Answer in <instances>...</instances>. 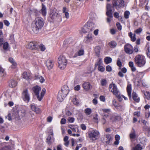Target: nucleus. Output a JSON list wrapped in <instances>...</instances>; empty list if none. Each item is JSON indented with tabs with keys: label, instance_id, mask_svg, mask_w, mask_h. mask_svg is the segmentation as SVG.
<instances>
[{
	"label": "nucleus",
	"instance_id": "obj_24",
	"mask_svg": "<svg viewBox=\"0 0 150 150\" xmlns=\"http://www.w3.org/2000/svg\"><path fill=\"white\" fill-rule=\"evenodd\" d=\"M108 45L111 48H113L116 46L117 44L115 41L113 40L110 42L109 43Z\"/></svg>",
	"mask_w": 150,
	"mask_h": 150
},
{
	"label": "nucleus",
	"instance_id": "obj_20",
	"mask_svg": "<svg viewBox=\"0 0 150 150\" xmlns=\"http://www.w3.org/2000/svg\"><path fill=\"white\" fill-rule=\"evenodd\" d=\"M127 92L129 97L131 98V97L132 86L130 84L127 85Z\"/></svg>",
	"mask_w": 150,
	"mask_h": 150
},
{
	"label": "nucleus",
	"instance_id": "obj_63",
	"mask_svg": "<svg viewBox=\"0 0 150 150\" xmlns=\"http://www.w3.org/2000/svg\"><path fill=\"white\" fill-rule=\"evenodd\" d=\"M66 120L65 119L63 118L61 119L60 123L61 124H64L66 123Z\"/></svg>",
	"mask_w": 150,
	"mask_h": 150
},
{
	"label": "nucleus",
	"instance_id": "obj_14",
	"mask_svg": "<svg viewBox=\"0 0 150 150\" xmlns=\"http://www.w3.org/2000/svg\"><path fill=\"white\" fill-rule=\"evenodd\" d=\"M45 64L48 69L50 70L53 68L54 65V62L52 59H49L46 61Z\"/></svg>",
	"mask_w": 150,
	"mask_h": 150
},
{
	"label": "nucleus",
	"instance_id": "obj_15",
	"mask_svg": "<svg viewBox=\"0 0 150 150\" xmlns=\"http://www.w3.org/2000/svg\"><path fill=\"white\" fill-rule=\"evenodd\" d=\"M112 137L110 134H108L105 135L104 137L101 139V140L104 143L107 144L110 143V141L112 140Z\"/></svg>",
	"mask_w": 150,
	"mask_h": 150
},
{
	"label": "nucleus",
	"instance_id": "obj_43",
	"mask_svg": "<svg viewBox=\"0 0 150 150\" xmlns=\"http://www.w3.org/2000/svg\"><path fill=\"white\" fill-rule=\"evenodd\" d=\"M101 84L103 86H105L107 84V81L105 79H102L100 81Z\"/></svg>",
	"mask_w": 150,
	"mask_h": 150
},
{
	"label": "nucleus",
	"instance_id": "obj_51",
	"mask_svg": "<svg viewBox=\"0 0 150 150\" xmlns=\"http://www.w3.org/2000/svg\"><path fill=\"white\" fill-rule=\"evenodd\" d=\"M112 104L115 108L117 107V105H118V103L115 100H112Z\"/></svg>",
	"mask_w": 150,
	"mask_h": 150
},
{
	"label": "nucleus",
	"instance_id": "obj_32",
	"mask_svg": "<svg viewBox=\"0 0 150 150\" xmlns=\"http://www.w3.org/2000/svg\"><path fill=\"white\" fill-rule=\"evenodd\" d=\"M100 47L99 46H96L95 48V51L96 55L99 56L100 53Z\"/></svg>",
	"mask_w": 150,
	"mask_h": 150
},
{
	"label": "nucleus",
	"instance_id": "obj_47",
	"mask_svg": "<svg viewBox=\"0 0 150 150\" xmlns=\"http://www.w3.org/2000/svg\"><path fill=\"white\" fill-rule=\"evenodd\" d=\"M98 69L99 71L103 72L104 71L105 68L103 67L100 66L98 67Z\"/></svg>",
	"mask_w": 150,
	"mask_h": 150
},
{
	"label": "nucleus",
	"instance_id": "obj_48",
	"mask_svg": "<svg viewBox=\"0 0 150 150\" xmlns=\"http://www.w3.org/2000/svg\"><path fill=\"white\" fill-rule=\"evenodd\" d=\"M142 30V29L141 28H139L136 29L135 30V32L137 34H139L141 32Z\"/></svg>",
	"mask_w": 150,
	"mask_h": 150
},
{
	"label": "nucleus",
	"instance_id": "obj_62",
	"mask_svg": "<svg viewBox=\"0 0 150 150\" xmlns=\"http://www.w3.org/2000/svg\"><path fill=\"white\" fill-rule=\"evenodd\" d=\"M6 119H8L9 120H11L12 119L11 118V114H9L7 116H6L5 117Z\"/></svg>",
	"mask_w": 150,
	"mask_h": 150
},
{
	"label": "nucleus",
	"instance_id": "obj_54",
	"mask_svg": "<svg viewBox=\"0 0 150 150\" xmlns=\"http://www.w3.org/2000/svg\"><path fill=\"white\" fill-rule=\"evenodd\" d=\"M1 150H11L10 147L6 146L3 147Z\"/></svg>",
	"mask_w": 150,
	"mask_h": 150
},
{
	"label": "nucleus",
	"instance_id": "obj_3",
	"mask_svg": "<svg viewBox=\"0 0 150 150\" xmlns=\"http://www.w3.org/2000/svg\"><path fill=\"white\" fill-rule=\"evenodd\" d=\"M41 88L38 86H36L32 88V90L36 96L37 98L39 101H41L42 99L44 96L46 90L45 88H43L41 92V94L39 95V92L41 91Z\"/></svg>",
	"mask_w": 150,
	"mask_h": 150
},
{
	"label": "nucleus",
	"instance_id": "obj_8",
	"mask_svg": "<svg viewBox=\"0 0 150 150\" xmlns=\"http://www.w3.org/2000/svg\"><path fill=\"white\" fill-rule=\"evenodd\" d=\"M67 60L64 56H60L58 58V67L61 69H64L67 64Z\"/></svg>",
	"mask_w": 150,
	"mask_h": 150
},
{
	"label": "nucleus",
	"instance_id": "obj_11",
	"mask_svg": "<svg viewBox=\"0 0 150 150\" xmlns=\"http://www.w3.org/2000/svg\"><path fill=\"white\" fill-rule=\"evenodd\" d=\"M124 50L125 53L129 54H132L134 51L132 46L129 44L125 45L124 46Z\"/></svg>",
	"mask_w": 150,
	"mask_h": 150
},
{
	"label": "nucleus",
	"instance_id": "obj_59",
	"mask_svg": "<svg viewBox=\"0 0 150 150\" xmlns=\"http://www.w3.org/2000/svg\"><path fill=\"white\" fill-rule=\"evenodd\" d=\"M113 15L114 17H115L116 18H118L119 17V13L117 12H115L114 13Z\"/></svg>",
	"mask_w": 150,
	"mask_h": 150
},
{
	"label": "nucleus",
	"instance_id": "obj_60",
	"mask_svg": "<svg viewBox=\"0 0 150 150\" xmlns=\"http://www.w3.org/2000/svg\"><path fill=\"white\" fill-rule=\"evenodd\" d=\"M4 23L5 25L7 26H8L10 24V23L9 21L6 20H4Z\"/></svg>",
	"mask_w": 150,
	"mask_h": 150
},
{
	"label": "nucleus",
	"instance_id": "obj_57",
	"mask_svg": "<svg viewBox=\"0 0 150 150\" xmlns=\"http://www.w3.org/2000/svg\"><path fill=\"white\" fill-rule=\"evenodd\" d=\"M136 35L135 34H134L133 36L131 38V40L132 42H134L136 40Z\"/></svg>",
	"mask_w": 150,
	"mask_h": 150
},
{
	"label": "nucleus",
	"instance_id": "obj_25",
	"mask_svg": "<svg viewBox=\"0 0 150 150\" xmlns=\"http://www.w3.org/2000/svg\"><path fill=\"white\" fill-rule=\"evenodd\" d=\"M84 54V51L82 49H80L79 50L77 53L75 54L73 56V57H76L78 56H80L83 55Z\"/></svg>",
	"mask_w": 150,
	"mask_h": 150
},
{
	"label": "nucleus",
	"instance_id": "obj_17",
	"mask_svg": "<svg viewBox=\"0 0 150 150\" xmlns=\"http://www.w3.org/2000/svg\"><path fill=\"white\" fill-rule=\"evenodd\" d=\"M83 88L86 91H88L92 88L90 83L88 82H85L83 85Z\"/></svg>",
	"mask_w": 150,
	"mask_h": 150
},
{
	"label": "nucleus",
	"instance_id": "obj_44",
	"mask_svg": "<svg viewBox=\"0 0 150 150\" xmlns=\"http://www.w3.org/2000/svg\"><path fill=\"white\" fill-rule=\"evenodd\" d=\"M39 48L40 50L42 51H45V46L42 44H41L40 45Z\"/></svg>",
	"mask_w": 150,
	"mask_h": 150
},
{
	"label": "nucleus",
	"instance_id": "obj_49",
	"mask_svg": "<svg viewBox=\"0 0 150 150\" xmlns=\"http://www.w3.org/2000/svg\"><path fill=\"white\" fill-rule=\"evenodd\" d=\"M106 70L108 72H110L112 70V68L110 65L107 66L106 67Z\"/></svg>",
	"mask_w": 150,
	"mask_h": 150
},
{
	"label": "nucleus",
	"instance_id": "obj_38",
	"mask_svg": "<svg viewBox=\"0 0 150 150\" xmlns=\"http://www.w3.org/2000/svg\"><path fill=\"white\" fill-rule=\"evenodd\" d=\"M102 63V59H101L99 58L97 62L95 64V66L96 67H97V66L98 67L100 66V65Z\"/></svg>",
	"mask_w": 150,
	"mask_h": 150
},
{
	"label": "nucleus",
	"instance_id": "obj_5",
	"mask_svg": "<svg viewBox=\"0 0 150 150\" xmlns=\"http://www.w3.org/2000/svg\"><path fill=\"white\" fill-rule=\"evenodd\" d=\"M134 62L138 67H142L146 63L145 58L144 56L140 54H138L135 57Z\"/></svg>",
	"mask_w": 150,
	"mask_h": 150
},
{
	"label": "nucleus",
	"instance_id": "obj_52",
	"mask_svg": "<svg viewBox=\"0 0 150 150\" xmlns=\"http://www.w3.org/2000/svg\"><path fill=\"white\" fill-rule=\"evenodd\" d=\"M8 46V44L7 42H5L3 45V48L4 50L7 49Z\"/></svg>",
	"mask_w": 150,
	"mask_h": 150
},
{
	"label": "nucleus",
	"instance_id": "obj_34",
	"mask_svg": "<svg viewBox=\"0 0 150 150\" xmlns=\"http://www.w3.org/2000/svg\"><path fill=\"white\" fill-rule=\"evenodd\" d=\"M142 149L141 146L139 144H137L132 148V150H141Z\"/></svg>",
	"mask_w": 150,
	"mask_h": 150
},
{
	"label": "nucleus",
	"instance_id": "obj_56",
	"mask_svg": "<svg viewBox=\"0 0 150 150\" xmlns=\"http://www.w3.org/2000/svg\"><path fill=\"white\" fill-rule=\"evenodd\" d=\"M122 107L123 106L122 105L118 104V105H117V107L116 108L119 110H122Z\"/></svg>",
	"mask_w": 150,
	"mask_h": 150
},
{
	"label": "nucleus",
	"instance_id": "obj_26",
	"mask_svg": "<svg viewBox=\"0 0 150 150\" xmlns=\"http://www.w3.org/2000/svg\"><path fill=\"white\" fill-rule=\"evenodd\" d=\"M30 74L29 73L26 72H24L23 74V77L26 80H28L30 79Z\"/></svg>",
	"mask_w": 150,
	"mask_h": 150
},
{
	"label": "nucleus",
	"instance_id": "obj_7",
	"mask_svg": "<svg viewBox=\"0 0 150 150\" xmlns=\"http://www.w3.org/2000/svg\"><path fill=\"white\" fill-rule=\"evenodd\" d=\"M96 27L95 24L92 22H88L83 27L82 31L84 33L90 32L94 30Z\"/></svg>",
	"mask_w": 150,
	"mask_h": 150
},
{
	"label": "nucleus",
	"instance_id": "obj_29",
	"mask_svg": "<svg viewBox=\"0 0 150 150\" xmlns=\"http://www.w3.org/2000/svg\"><path fill=\"white\" fill-rule=\"evenodd\" d=\"M35 79L39 80V81L41 83H42L45 81V79L42 76L38 75L35 76Z\"/></svg>",
	"mask_w": 150,
	"mask_h": 150
},
{
	"label": "nucleus",
	"instance_id": "obj_33",
	"mask_svg": "<svg viewBox=\"0 0 150 150\" xmlns=\"http://www.w3.org/2000/svg\"><path fill=\"white\" fill-rule=\"evenodd\" d=\"M69 127L71 128L72 130L74 132H76V129L77 128L78 126L76 125H69Z\"/></svg>",
	"mask_w": 150,
	"mask_h": 150
},
{
	"label": "nucleus",
	"instance_id": "obj_18",
	"mask_svg": "<svg viewBox=\"0 0 150 150\" xmlns=\"http://www.w3.org/2000/svg\"><path fill=\"white\" fill-rule=\"evenodd\" d=\"M132 95V98L134 101L137 103H139L140 101V98L137 93L134 92H133Z\"/></svg>",
	"mask_w": 150,
	"mask_h": 150
},
{
	"label": "nucleus",
	"instance_id": "obj_53",
	"mask_svg": "<svg viewBox=\"0 0 150 150\" xmlns=\"http://www.w3.org/2000/svg\"><path fill=\"white\" fill-rule=\"evenodd\" d=\"M99 99L101 101L104 102L105 101V97L103 96H100Z\"/></svg>",
	"mask_w": 150,
	"mask_h": 150
},
{
	"label": "nucleus",
	"instance_id": "obj_39",
	"mask_svg": "<svg viewBox=\"0 0 150 150\" xmlns=\"http://www.w3.org/2000/svg\"><path fill=\"white\" fill-rule=\"evenodd\" d=\"M144 94L147 99L149 100L150 98V92L148 91H145L144 92Z\"/></svg>",
	"mask_w": 150,
	"mask_h": 150
},
{
	"label": "nucleus",
	"instance_id": "obj_50",
	"mask_svg": "<svg viewBox=\"0 0 150 150\" xmlns=\"http://www.w3.org/2000/svg\"><path fill=\"white\" fill-rule=\"evenodd\" d=\"M115 96L119 99V101H121L122 100V95H120V93H119L118 95Z\"/></svg>",
	"mask_w": 150,
	"mask_h": 150
},
{
	"label": "nucleus",
	"instance_id": "obj_21",
	"mask_svg": "<svg viewBox=\"0 0 150 150\" xmlns=\"http://www.w3.org/2000/svg\"><path fill=\"white\" fill-rule=\"evenodd\" d=\"M17 83L16 81L14 80H11L9 82V86L11 87H15L17 85Z\"/></svg>",
	"mask_w": 150,
	"mask_h": 150
},
{
	"label": "nucleus",
	"instance_id": "obj_23",
	"mask_svg": "<svg viewBox=\"0 0 150 150\" xmlns=\"http://www.w3.org/2000/svg\"><path fill=\"white\" fill-rule=\"evenodd\" d=\"M36 45L34 42H31L28 45V47L31 50L35 49Z\"/></svg>",
	"mask_w": 150,
	"mask_h": 150
},
{
	"label": "nucleus",
	"instance_id": "obj_10",
	"mask_svg": "<svg viewBox=\"0 0 150 150\" xmlns=\"http://www.w3.org/2000/svg\"><path fill=\"white\" fill-rule=\"evenodd\" d=\"M109 90L115 96L118 95V94L120 93L119 90L117 88L116 85L113 82L109 85Z\"/></svg>",
	"mask_w": 150,
	"mask_h": 150
},
{
	"label": "nucleus",
	"instance_id": "obj_41",
	"mask_svg": "<svg viewBox=\"0 0 150 150\" xmlns=\"http://www.w3.org/2000/svg\"><path fill=\"white\" fill-rule=\"evenodd\" d=\"M145 131L146 132L148 133H150V127L147 126H144V127Z\"/></svg>",
	"mask_w": 150,
	"mask_h": 150
},
{
	"label": "nucleus",
	"instance_id": "obj_28",
	"mask_svg": "<svg viewBox=\"0 0 150 150\" xmlns=\"http://www.w3.org/2000/svg\"><path fill=\"white\" fill-rule=\"evenodd\" d=\"M9 62L12 64V65L11 66V67L14 68L16 66L17 64L16 62H15L13 59L12 58H10L9 59Z\"/></svg>",
	"mask_w": 150,
	"mask_h": 150
},
{
	"label": "nucleus",
	"instance_id": "obj_1",
	"mask_svg": "<svg viewBox=\"0 0 150 150\" xmlns=\"http://www.w3.org/2000/svg\"><path fill=\"white\" fill-rule=\"evenodd\" d=\"M110 110L109 109H100L99 110V113L104 116L102 120L103 124L106 122V120L105 118H106L107 120H110L112 122L115 120L116 116L111 115L110 113Z\"/></svg>",
	"mask_w": 150,
	"mask_h": 150
},
{
	"label": "nucleus",
	"instance_id": "obj_36",
	"mask_svg": "<svg viewBox=\"0 0 150 150\" xmlns=\"http://www.w3.org/2000/svg\"><path fill=\"white\" fill-rule=\"evenodd\" d=\"M5 74L6 73L4 69L2 67H0V76L3 77Z\"/></svg>",
	"mask_w": 150,
	"mask_h": 150
},
{
	"label": "nucleus",
	"instance_id": "obj_6",
	"mask_svg": "<svg viewBox=\"0 0 150 150\" xmlns=\"http://www.w3.org/2000/svg\"><path fill=\"white\" fill-rule=\"evenodd\" d=\"M88 136L91 140L95 141L100 136L99 132L96 129H93L88 132Z\"/></svg>",
	"mask_w": 150,
	"mask_h": 150
},
{
	"label": "nucleus",
	"instance_id": "obj_22",
	"mask_svg": "<svg viewBox=\"0 0 150 150\" xmlns=\"http://www.w3.org/2000/svg\"><path fill=\"white\" fill-rule=\"evenodd\" d=\"M86 40L85 39L84 41L86 43H88L91 41L92 40V35L91 34H88L86 38Z\"/></svg>",
	"mask_w": 150,
	"mask_h": 150
},
{
	"label": "nucleus",
	"instance_id": "obj_55",
	"mask_svg": "<svg viewBox=\"0 0 150 150\" xmlns=\"http://www.w3.org/2000/svg\"><path fill=\"white\" fill-rule=\"evenodd\" d=\"M116 25L117 28L118 30H121L122 29V27L120 24L119 23H116Z\"/></svg>",
	"mask_w": 150,
	"mask_h": 150
},
{
	"label": "nucleus",
	"instance_id": "obj_64",
	"mask_svg": "<svg viewBox=\"0 0 150 150\" xmlns=\"http://www.w3.org/2000/svg\"><path fill=\"white\" fill-rule=\"evenodd\" d=\"M80 86L79 85H77L74 88L75 90L76 91H79L80 90Z\"/></svg>",
	"mask_w": 150,
	"mask_h": 150
},
{
	"label": "nucleus",
	"instance_id": "obj_4",
	"mask_svg": "<svg viewBox=\"0 0 150 150\" xmlns=\"http://www.w3.org/2000/svg\"><path fill=\"white\" fill-rule=\"evenodd\" d=\"M69 91L68 86L64 85V87L62 89L61 91L58 93L57 97L58 100L59 102L62 101L69 93Z\"/></svg>",
	"mask_w": 150,
	"mask_h": 150
},
{
	"label": "nucleus",
	"instance_id": "obj_19",
	"mask_svg": "<svg viewBox=\"0 0 150 150\" xmlns=\"http://www.w3.org/2000/svg\"><path fill=\"white\" fill-rule=\"evenodd\" d=\"M42 7L41 10V13L43 16H45L47 14V9L45 6L43 4L42 5Z\"/></svg>",
	"mask_w": 150,
	"mask_h": 150
},
{
	"label": "nucleus",
	"instance_id": "obj_2",
	"mask_svg": "<svg viewBox=\"0 0 150 150\" xmlns=\"http://www.w3.org/2000/svg\"><path fill=\"white\" fill-rule=\"evenodd\" d=\"M44 22L42 18L41 17L36 18L35 21L32 24L33 31L35 33H37L41 30L43 26Z\"/></svg>",
	"mask_w": 150,
	"mask_h": 150
},
{
	"label": "nucleus",
	"instance_id": "obj_16",
	"mask_svg": "<svg viewBox=\"0 0 150 150\" xmlns=\"http://www.w3.org/2000/svg\"><path fill=\"white\" fill-rule=\"evenodd\" d=\"M30 108L31 110L36 112V113H40L41 112L40 109L37 107L35 104L34 103L31 104Z\"/></svg>",
	"mask_w": 150,
	"mask_h": 150
},
{
	"label": "nucleus",
	"instance_id": "obj_61",
	"mask_svg": "<svg viewBox=\"0 0 150 150\" xmlns=\"http://www.w3.org/2000/svg\"><path fill=\"white\" fill-rule=\"evenodd\" d=\"M133 49L134 52H137L139 51L138 47L137 45L135 46Z\"/></svg>",
	"mask_w": 150,
	"mask_h": 150
},
{
	"label": "nucleus",
	"instance_id": "obj_12",
	"mask_svg": "<svg viewBox=\"0 0 150 150\" xmlns=\"http://www.w3.org/2000/svg\"><path fill=\"white\" fill-rule=\"evenodd\" d=\"M22 96L24 101L27 103L29 102L30 100V96L27 89H25L23 90Z\"/></svg>",
	"mask_w": 150,
	"mask_h": 150
},
{
	"label": "nucleus",
	"instance_id": "obj_35",
	"mask_svg": "<svg viewBox=\"0 0 150 150\" xmlns=\"http://www.w3.org/2000/svg\"><path fill=\"white\" fill-rule=\"evenodd\" d=\"M53 141V140L52 139L51 137L50 136H48L46 139V142L48 144H51Z\"/></svg>",
	"mask_w": 150,
	"mask_h": 150
},
{
	"label": "nucleus",
	"instance_id": "obj_58",
	"mask_svg": "<svg viewBox=\"0 0 150 150\" xmlns=\"http://www.w3.org/2000/svg\"><path fill=\"white\" fill-rule=\"evenodd\" d=\"M80 127L83 130H85L86 129V126L84 124L81 125Z\"/></svg>",
	"mask_w": 150,
	"mask_h": 150
},
{
	"label": "nucleus",
	"instance_id": "obj_27",
	"mask_svg": "<svg viewBox=\"0 0 150 150\" xmlns=\"http://www.w3.org/2000/svg\"><path fill=\"white\" fill-rule=\"evenodd\" d=\"M84 112L86 115H90L92 112V110L90 108H87L84 110Z\"/></svg>",
	"mask_w": 150,
	"mask_h": 150
},
{
	"label": "nucleus",
	"instance_id": "obj_37",
	"mask_svg": "<svg viewBox=\"0 0 150 150\" xmlns=\"http://www.w3.org/2000/svg\"><path fill=\"white\" fill-rule=\"evenodd\" d=\"M73 103L76 105H78L79 104V100L76 98V96H75V97L73 99Z\"/></svg>",
	"mask_w": 150,
	"mask_h": 150
},
{
	"label": "nucleus",
	"instance_id": "obj_31",
	"mask_svg": "<svg viewBox=\"0 0 150 150\" xmlns=\"http://www.w3.org/2000/svg\"><path fill=\"white\" fill-rule=\"evenodd\" d=\"M112 61V58L109 57H106L105 58L104 62L106 64H109Z\"/></svg>",
	"mask_w": 150,
	"mask_h": 150
},
{
	"label": "nucleus",
	"instance_id": "obj_40",
	"mask_svg": "<svg viewBox=\"0 0 150 150\" xmlns=\"http://www.w3.org/2000/svg\"><path fill=\"white\" fill-rule=\"evenodd\" d=\"M117 65L119 67V69H120L121 67L122 66V63L120 59L119 58L117 59Z\"/></svg>",
	"mask_w": 150,
	"mask_h": 150
},
{
	"label": "nucleus",
	"instance_id": "obj_30",
	"mask_svg": "<svg viewBox=\"0 0 150 150\" xmlns=\"http://www.w3.org/2000/svg\"><path fill=\"white\" fill-rule=\"evenodd\" d=\"M145 49L146 50V53L147 56L150 58V53L149 51V44H147L146 45Z\"/></svg>",
	"mask_w": 150,
	"mask_h": 150
},
{
	"label": "nucleus",
	"instance_id": "obj_13",
	"mask_svg": "<svg viewBox=\"0 0 150 150\" xmlns=\"http://www.w3.org/2000/svg\"><path fill=\"white\" fill-rule=\"evenodd\" d=\"M112 7L110 4H107L106 6L107 11L106 15L108 17L111 18H112Z\"/></svg>",
	"mask_w": 150,
	"mask_h": 150
},
{
	"label": "nucleus",
	"instance_id": "obj_42",
	"mask_svg": "<svg viewBox=\"0 0 150 150\" xmlns=\"http://www.w3.org/2000/svg\"><path fill=\"white\" fill-rule=\"evenodd\" d=\"M130 13L128 11H126L124 13V17L126 19H128L129 18Z\"/></svg>",
	"mask_w": 150,
	"mask_h": 150
},
{
	"label": "nucleus",
	"instance_id": "obj_9",
	"mask_svg": "<svg viewBox=\"0 0 150 150\" xmlns=\"http://www.w3.org/2000/svg\"><path fill=\"white\" fill-rule=\"evenodd\" d=\"M112 7L118 10L124 6V1L123 0H114L112 2Z\"/></svg>",
	"mask_w": 150,
	"mask_h": 150
},
{
	"label": "nucleus",
	"instance_id": "obj_46",
	"mask_svg": "<svg viewBox=\"0 0 150 150\" xmlns=\"http://www.w3.org/2000/svg\"><path fill=\"white\" fill-rule=\"evenodd\" d=\"M67 120L69 122L73 123L75 120V119L73 117H69L68 118Z\"/></svg>",
	"mask_w": 150,
	"mask_h": 150
},
{
	"label": "nucleus",
	"instance_id": "obj_45",
	"mask_svg": "<svg viewBox=\"0 0 150 150\" xmlns=\"http://www.w3.org/2000/svg\"><path fill=\"white\" fill-rule=\"evenodd\" d=\"M136 135L134 131L132 132L130 134V137L131 139H134L135 138Z\"/></svg>",
	"mask_w": 150,
	"mask_h": 150
}]
</instances>
